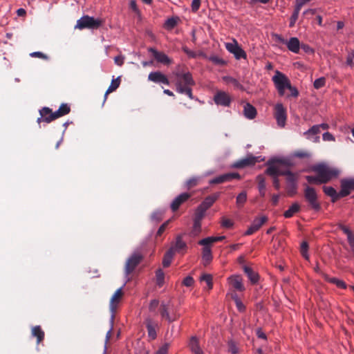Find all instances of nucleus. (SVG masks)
<instances>
[{"mask_svg":"<svg viewBox=\"0 0 354 354\" xmlns=\"http://www.w3.org/2000/svg\"><path fill=\"white\" fill-rule=\"evenodd\" d=\"M243 271L246 274L249 280L252 284H255L259 281V276L258 273L254 272L252 268L247 266H243Z\"/></svg>","mask_w":354,"mask_h":354,"instance_id":"nucleus-29","label":"nucleus"},{"mask_svg":"<svg viewBox=\"0 0 354 354\" xmlns=\"http://www.w3.org/2000/svg\"><path fill=\"white\" fill-rule=\"evenodd\" d=\"M194 280L192 277L187 276L183 281V285L186 287H190L194 284Z\"/></svg>","mask_w":354,"mask_h":354,"instance_id":"nucleus-57","label":"nucleus"},{"mask_svg":"<svg viewBox=\"0 0 354 354\" xmlns=\"http://www.w3.org/2000/svg\"><path fill=\"white\" fill-rule=\"evenodd\" d=\"M311 170L319 174L322 182L326 184L339 175V170L325 163H319L311 167Z\"/></svg>","mask_w":354,"mask_h":354,"instance_id":"nucleus-3","label":"nucleus"},{"mask_svg":"<svg viewBox=\"0 0 354 354\" xmlns=\"http://www.w3.org/2000/svg\"><path fill=\"white\" fill-rule=\"evenodd\" d=\"M201 231V222L194 220L192 234L194 236L198 235Z\"/></svg>","mask_w":354,"mask_h":354,"instance_id":"nucleus-54","label":"nucleus"},{"mask_svg":"<svg viewBox=\"0 0 354 354\" xmlns=\"http://www.w3.org/2000/svg\"><path fill=\"white\" fill-rule=\"evenodd\" d=\"M243 113L246 118L252 120L257 115V110L254 106L250 103H246L243 107Z\"/></svg>","mask_w":354,"mask_h":354,"instance_id":"nucleus-31","label":"nucleus"},{"mask_svg":"<svg viewBox=\"0 0 354 354\" xmlns=\"http://www.w3.org/2000/svg\"><path fill=\"white\" fill-rule=\"evenodd\" d=\"M192 194L187 192L181 193L178 196L174 198L170 205V207L173 212H176L180 206L186 202L190 197Z\"/></svg>","mask_w":354,"mask_h":354,"instance_id":"nucleus-18","label":"nucleus"},{"mask_svg":"<svg viewBox=\"0 0 354 354\" xmlns=\"http://www.w3.org/2000/svg\"><path fill=\"white\" fill-rule=\"evenodd\" d=\"M268 218L266 216H261V217L255 218L252 222L250 226L245 232L244 235L249 236L254 234L258 231L261 227L268 221Z\"/></svg>","mask_w":354,"mask_h":354,"instance_id":"nucleus-12","label":"nucleus"},{"mask_svg":"<svg viewBox=\"0 0 354 354\" xmlns=\"http://www.w3.org/2000/svg\"><path fill=\"white\" fill-rule=\"evenodd\" d=\"M148 51L151 53L155 59L160 64L169 65L172 63V60L163 52L158 51L154 48H149Z\"/></svg>","mask_w":354,"mask_h":354,"instance_id":"nucleus-17","label":"nucleus"},{"mask_svg":"<svg viewBox=\"0 0 354 354\" xmlns=\"http://www.w3.org/2000/svg\"><path fill=\"white\" fill-rule=\"evenodd\" d=\"M188 346L194 354H204L200 346L198 339L195 336L190 338Z\"/></svg>","mask_w":354,"mask_h":354,"instance_id":"nucleus-26","label":"nucleus"},{"mask_svg":"<svg viewBox=\"0 0 354 354\" xmlns=\"http://www.w3.org/2000/svg\"><path fill=\"white\" fill-rule=\"evenodd\" d=\"M322 139L324 141H335V138L333 134L329 132H325L322 135Z\"/></svg>","mask_w":354,"mask_h":354,"instance_id":"nucleus-59","label":"nucleus"},{"mask_svg":"<svg viewBox=\"0 0 354 354\" xmlns=\"http://www.w3.org/2000/svg\"><path fill=\"white\" fill-rule=\"evenodd\" d=\"M323 191L326 195L331 198L333 203L335 202L338 198H341L339 192H337L336 189L331 186H324Z\"/></svg>","mask_w":354,"mask_h":354,"instance_id":"nucleus-30","label":"nucleus"},{"mask_svg":"<svg viewBox=\"0 0 354 354\" xmlns=\"http://www.w3.org/2000/svg\"><path fill=\"white\" fill-rule=\"evenodd\" d=\"M300 210V205L297 203H294L292 205L283 213L285 218H289L294 216L295 214L299 212Z\"/></svg>","mask_w":354,"mask_h":354,"instance_id":"nucleus-35","label":"nucleus"},{"mask_svg":"<svg viewBox=\"0 0 354 354\" xmlns=\"http://www.w3.org/2000/svg\"><path fill=\"white\" fill-rule=\"evenodd\" d=\"M113 319H114V315H111V327H110L109 330L107 331V333L106 334L105 345H104V349L103 354L106 353V344H107V343H108V342L110 339L111 336V333H112L113 326Z\"/></svg>","mask_w":354,"mask_h":354,"instance_id":"nucleus-50","label":"nucleus"},{"mask_svg":"<svg viewBox=\"0 0 354 354\" xmlns=\"http://www.w3.org/2000/svg\"><path fill=\"white\" fill-rule=\"evenodd\" d=\"M214 102L217 106L223 107H229L231 105L232 98L227 92L223 91H218L214 95Z\"/></svg>","mask_w":354,"mask_h":354,"instance_id":"nucleus-10","label":"nucleus"},{"mask_svg":"<svg viewBox=\"0 0 354 354\" xmlns=\"http://www.w3.org/2000/svg\"><path fill=\"white\" fill-rule=\"evenodd\" d=\"M103 24L100 19H95L93 17L84 15L77 20L75 26V28L82 30L84 28L96 29Z\"/></svg>","mask_w":354,"mask_h":354,"instance_id":"nucleus-5","label":"nucleus"},{"mask_svg":"<svg viewBox=\"0 0 354 354\" xmlns=\"http://www.w3.org/2000/svg\"><path fill=\"white\" fill-rule=\"evenodd\" d=\"M160 313L161 317L167 320L169 323L175 322L180 317L177 308L169 302L167 304L165 302L161 303Z\"/></svg>","mask_w":354,"mask_h":354,"instance_id":"nucleus-4","label":"nucleus"},{"mask_svg":"<svg viewBox=\"0 0 354 354\" xmlns=\"http://www.w3.org/2000/svg\"><path fill=\"white\" fill-rule=\"evenodd\" d=\"M156 283L159 287L163 286L165 282V273L162 269H158L156 272Z\"/></svg>","mask_w":354,"mask_h":354,"instance_id":"nucleus-44","label":"nucleus"},{"mask_svg":"<svg viewBox=\"0 0 354 354\" xmlns=\"http://www.w3.org/2000/svg\"><path fill=\"white\" fill-rule=\"evenodd\" d=\"M120 84V77H117L115 80H112L111 85L109 86V87L108 88L107 91L105 93L104 100H106L108 93L115 91L119 87Z\"/></svg>","mask_w":354,"mask_h":354,"instance_id":"nucleus-40","label":"nucleus"},{"mask_svg":"<svg viewBox=\"0 0 354 354\" xmlns=\"http://www.w3.org/2000/svg\"><path fill=\"white\" fill-rule=\"evenodd\" d=\"M174 253L169 249L166 252L162 259V266L165 268H167L170 266L173 259Z\"/></svg>","mask_w":354,"mask_h":354,"instance_id":"nucleus-39","label":"nucleus"},{"mask_svg":"<svg viewBox=\"0 0 354 354\" xmlns=\"http://www.w3.org/2000/svg\"><path fill=\"white\" fill-rule=\"evenodd\" d=\"M306 179L308 181V183L310 184H316V185H321L324 184L322 182V180L320 178V176L319 174L317 176H306Z\"/></svg>","mask_w":354,"mask_h":354,"instance_id":"nucleus-49","label":"nucleus"},{"mask_svg":"<svg viewBox=\"0 0 354 354\" xmlns=\"http://www.w3.org/2000/svg\"><path fill=\"white\" fill-rule=\"evenodd\" d=\"M272 81L279 96H284L286 89L289 90L290 92V94L288 97H297L299 96L297 88L292 86L289 78L279 71H275L274 75L272 77Z\"/></svg>","mask_w":354,"mask_h":354,"instance_id":"nucleus-1","label":"nucleus"},{"mask_svg":"<svg viewBox=\"0 0 354 354\" xmlns=\"http://www.w3.org/2000/svg\"><path fill=\"white\" fill-rule=\"evenodd\" d=\"M145 325L147 330V336L149 340H154L157 337V331L159 330V323L157 319L151 315L145 317Z\"/></svg>","mask_w":354,"mask_h":354,"instance_id":"nucleus-8","label":"nucleus"},{"mask_svg":"<svg viewBox=\"0 0 354 354\" xmlns=\"http://www.w3.org/2000/svg\"><path fill=\"white\" fill-rule=\"evenodd\" d=\"M203 246L202 250V259L203 261V264L207 266L209 264L212 259V254L211 247L209 245H202Z\"/></svg>","mask_w":354,"mask_h":354,"instance_id":"nucleus-28","label":"nucleus"},{"mask_svg":"<svg viewBox=\"0 0 354 354\" xmlns=\"http://www.w3.org/2000/svg\"><path fill=\"white\" fill-rule=\"evenodd\" d=\"M239 46V44L235 39H233L232 42H227L225 44V48L232 54Z\"/></svg>","mask_w":354,"mask_h":354,"instance_id":"nucleus-51","label":"nucleus"},{"mask_svg":"<svg viewBox=\"0 0 354 354\" xmlns=\"http://www.w3.org/2000/svg\"><path fill=\"white\" fill-rule=\"evenodd\" d=\"M317 125H313L311 128L304 133L306 139L312 140L313 142H318L319 141L320 130L318 129Z\"/></svg>","mask_w":354,"mask_h":354,"instance_id":"nucleus-23","label":"nucleus"},{"mask_svg":"<svg viewBox=\"0 0 354 354\" xmlns=\"http://www.w3.org/2000/svg\"><path fill=\"white\" fill-rule=\"evenodd\" d=\"M232 179H241L240 174L236 172L224 174L211 179L209 184H220L230 181Z\"/></svg>","mask_w":354,"mask_h":354,"instance_id":"nucleus-15","label":"nucleus"},{"mask_svg":"<svg viewBox=\"0 0 354 354\" xmlns=\"http://www.w3.org/2000/svg\"><path fill=\"white\" fill-rule=\"evenodd\" d=\"M176 77L175 86L177 93L185 94L191 100L194 99L192 95V86L195 84V82L189 72L173 73Z\"/></svg>","mask_w":354,"mask_h":354,"instance_id":"nucleus-2","label":"nucleus"},{"mask_svg":"<svg viewBox=\"0 0 354 354\" xmlns=\"http://www.w3.org/2000/svg\"><path fill=\"white\" fill-rule=\"evenodd\" d=\"M143 259V254L140 250H136L127 259L125 264L124 271L127 276L129 275L140 264Z\"/></svg>","mask_w":354,"mask_h":354,"instance_id":"nucleus-6","label":"nucleus"},{"mask_svg":"<svg viewBox=\"0 0 354 354\" xmlns=\"http://www.w3.org/2000/svg\"><path fill=\"white\" fill-rule=\"evenodd\" d=\"M201 0H192L191 7H192V10L193 12H195L198 10L200 6H201Z\"/></svg>","mask_w":354,"mask_h":354,"instance_id":"nucleus-60","label":"nucleus"},{"mask_svg":"<svg viewBox=\"0 0 354 354\" xmlns=\"http://www.w3.org/2000/svg\"><path fill=\"white\" fill-rule=\"evenodd\" d=\"M179 18L178 17L167 19L165 23V28L167 30H172L178 24Z\"/></svg>","mask_w":354,"mask_h":354,"instance_id":"nucleus-41","label":"nucleus"},{"mask_svg":"<svg viewBox=\"0 0 354 354\" xmlns=\"http://www.w3.org/2000/svg\"><path fill=\"white\" fill-rule=\"evenodd\" d=\"M30 55L32 57H38V58H41L44 59H48V57L45 54H44L43 53L39 52V51L33 52V53H30Z\"/></svg>","mask_w":354,"mask_h":354,"instance_id":"nucleus-63","label":"nucleus"},{"mask_svg":"<svg viewBox=\"0 0 354 354\" xmlns=\"http://www.w3.org/2000/svg\"><path fill=\"white\" fill-rule=\"evenodd\" d=\"M221 225L224 228L230 229L233 227L234 222L231 219L223 217L221 219Z\"/></svg>","mask_w":354,"mask_h":354,"instance_id":"nucleus-56","label":"nucleus"},{"mask_svg":"<svg viewBox=\"0 0 354 354\" xmlns=\"http://www.w3.org/2000/svg\"><path fill=\"white\" fill-rule=\"evenodd\" d=\"M232 54L234 55V57L236 59H240L241 58H243V59L247 58L246 53L243 50V48L240 46H239L236 48V50H234Z\"/></svg>","mask_w":354,"mask_h":354,"instance_id":"nucleus-48","label":"nucleus"},{"mask_svg":"<svg viewBox=\"0 0 354 354\" xmlns=\"http://www.w3.org/2000/svg\"><path fill=\"white\" fill-rule=\"evenodd\" d=\"M122 288H123V286L118 288L115 292V293L113 294V295L112 296V297L111 299L109 308H110L111 311L112 312V315H114L115 311L118 307V305L122 297V295H123Z\"/></svg>","mask_w":354,"mask_h":354,"instance_id":"nucleus-21","label":"nucleus"},{"mask_svg":"<svg viewBox=\"0 0 354 354\" xmlns=\"http://www.w3.org/2000/svg\"><path fill=\"white\" fill-rule=\"evenodd\" d=\"M300 48L306 53L312 54L314 53V50L308 44H300Z\"/></svg>","mask_w":354,"mask_h":354,"instance_id":"nucleus-62","label":"nucleus"},{"mask_svg":"<svg viewBox=\"0 0 354 354\" xmlns=\"http://www.w3.org/2000/svg\"><path fill=\"white\" fill-rule=\"evenodd\" d=\"M279 162V160H271L268 162V168L266 171V173L268 175L271 176L272 177H277L278 176L284 175V171H281L279 168V166L276 164V162Z\"/></svg>","mask_w":354,"mask_h":354,"instance_id":"nucleus-19","label":"nucleus"},{"mask_svg":"<svg viewBox=\"0 0 354 354\" xmlns=\"http://www.w3.org/2000/svg\"><path fill=\"white\" fill-rule=\"evenodd\" d=\"M326 84V79L324 77L316 79L313 83L314 88L319 89L324 86Z\"/></svg>","mask_w":354,"mask_h":354,"instance_id":"nucleus-55","label":"nucleus"},{"mask_svg":"<svg viewBox=\"0 0 354 354\" xmlns=\"http://www.w3.org/2000/svg\"><path fill=\"white\" fill-rule=\"evenodd\" d=\"M71 111L70 106L66 103H63L60 105L59 109L54 111V116L56 117V119L63 117L67 114H68Z\"/></svg>","mask_w":354,"mask_h":354,"instance_id":"nucleus-32","label":"nucleus"},{"mask_svg":"<svg viewBox=\"0 0 354 354\" xmlns=\"http://www.w3.org/2000/svg\"><path fill=\"white\" fill-rule=\"evenodd\" d=\"M187 244L183 240L181 235H178L176 238V241L173 245L171 246L169 248L170 250H171L174 253L178 252L180 253L186 251L187 250Z\"/></svg>","mask_w":354,"mask_h":354,"instance_id":"nucleus-20","label":"nucleus"},{"mask_svg":"<svg viewBox=\"0 0 354 354\" xmlns=\"http://www.w3.org/2000/svg\"><path fill=\"white\" fill-rule=\"evenodd\" d=\"M223 80L226 84H232L235 88L243 90V85H241L236 79L231 76H224L223 77Z\"/></svg>","mask_w":354,"mask_h":354,"instance_id":"nucleus-38","label":"nucleus"},{"mask_svg":"<svg viewBox=\"0 0 354 354\" xmlns=\"http://www.w3.org/2000/svg\"><path fill=\"white\" fill-rule=\"evenodd\" d=\"M225 239V236H208L207 238L203 239L198 241L199 245H210L213 243L217 241H221Z\"/></svg>","mask_w":354,"mask_h":354,"instance_id":"nucleus-34","label":"nucleus"},{"mask_svg":"<svg viewBox=\"0 0 354 354\" xmlns=\"http://www.w3.org/2000/svg\"><path fill=\"white\" fill-rule=\"evenodd\" d=\"M341 189L339 191L340 197L343 198L349 195L354 191V178H342L340 180Z\"/></svg>","mask_w":354,"mask_h":354,"instance_id":"nucleus-11","label":"nucleus"},{"mask_svg":"<svg viewBox=\"0 0 354 354\" xmlns=\"http://www.w3.org/2000/svg\"><path fill=\"white\" fill-rule=\"evenodd\" d=\"M148 80L156 84L169 85L170 82L167 77L160 71L151 72L148 75Z\"/></svg>","mask_w":354,"mask_h":354,"instance_id":"nucleus-16","label":"nucleus"},{"mask_svg":"<svg viewBox=\"0 0 354 354\" xmlns=\"http://www.w3.org/2000/svg\"><path fill=\"white\" fill-rule=\"evenodd\" d=\"M324 278H325L326 281H327L328 282H329L330 283L336 285V286L339 288H342V289L346 288V283L341 279H339L336 277H330L329 276H328L326 274L324 275Z\"/></svg>","mask_w":354,"mask_h":354,"instance_id":"nucleus-36","label":"nucleus"},{"mask_svg":"<svg viewBox=\"0 0 354 354\" xmlns=\"http://www.w3.org/2000/svg\"><path fill=\"white\" fill-rule=\"evenodd\" d=\"M169 350V345L167 344L162 346L156 353V354H167Z\"/></svg>","mask_w":354,"mask_h":354,"instance_id":"nucleus-64","label":"nucleus"},{"mask_svg":"<svg viewBox=\"0 0 354 354\" xmlns=\"http://www.w3.org/2000/svg\"><path fill=\"white\" fill-rule=\"evenodd\" d=\"M257 162H258V158L249 154L246 158L234 162L232 167L236 169H243L248 166L254 165Z\"/></svg>","mask_w":354,"mask_h":354,"instance_id":"nucleus-13","label":"nucleus"},{"mask_svg":"<svg viewBox=\"0 0 354 354\" xmlns=\"http://www.w3.org/2000/svg\"><path fill=\"white\" fill-rule=\"evenodd\" d=\"M39 115L42 116L44 119V122L50 123L55 120H56V117L54 116V112L49 107H43L39 110Z\"/></svg>","mask_w":354,"mask_h":354,"instance_id":"nucleus-25","label":"nucleus"},{"mask_svg":"<svg viewBox=\"0 0 354 354\" xmlns=\"http://www.w3.org/2000/svg\"><path fill=\"white\" fill-rule=\"evenodd\" d=\"M159 306V301L158 299H152L150 301L149 304V311L150 313L149 315H156L157 314V309Z\"/></svg>","mask_w":354,"mask_h":354,"instance_id":"nucleus-43","label":"nucleus"},{"mask_svg":"<svg viewBox=\"0 0 354 354\" xmlns=\"http://www.w3.org/2000/svg\"><path fill=\"white\" fill-rule=\"evenodd\" d=\"M283 176H286L288 192L290 194H295L296 193L297 188V176L294 173L289 170L284 171Z\"/></svg>","mask_w":354,"mask_h":354,"instance_id":"nucleus-14","label":"nucleus"},{"mask_svg":"<svg viewBox=\"0 0 354 354\" xmlns=\"http://www.w3.org/2000/svg\"><path fill=\"white\" fill-rule=\"evenodd\" d=\"M337 227L341 230L347 236V241L350 245L352 253L354 255V234L350 228L343 224L339 223Z\"/></svg>","mask_w":354,"mask_h":354,"instance_id":"nucleus-22","label":"nucleus"},{"mask_svg":"<svg viewBox=\"0 0 354 354\" xmlns=\"http://www.w3.org/2000/svg\"><path fill=\"white\" fill-rule=\"evenodd\" d=\"M304 197L310 207L316 212L321 209V205L318 201L317 194L314 187L306 185L304 189Z\"/></svg>","mask_w":354,"mask_h":354,"instance_id":"nucleus-7","label":"nucleus"},{"mask_svg":"<svg viewBox=\"0 0 354 354\" xmlns=\"http://www.w3.org/2000/svg\"><path fill=\"white\" fill-rule=\"evenodd\" d=\"M286 46L288 49L294 53H299L300 50V41L297 37H290L287 40Z\"/></svg>","mask_w":354,"mask_h":354,"instance_id":"nucleus-27","label":"nucleus"},{"mask_svg":"<svg viewBox=\"0 0 354 354\" xmlns=\"http://www.w3.org/2000/svg\"><path fill=\"white\" fill-rule=\"evenodd\" d=\"M247 201V193L243 191L241 192L236 198V204L238 207H242Z\"/></svg>","mask_w":354,"mask_h":354,"instance_id":"nucleus-42","label":"nucleus"},{"mask_svg":"<svg viewBox=\"0 0 354 354\" xmlns=\"http://www.w3.org/2000/svg\"><path fill=\"white\" fill-rule=\"evenodd\" d=\"M299 12H300V10L299 9L295 8L293 13L291 15L290 19L289 26L290 28H292L295 26V23H296L297 20L298 19Z\"/></svg>","mask_w":354,"mask_h":354,"instance_id":"nucleus-52","label":"nucleus"},{"mask_svg":"<svg viewBox=\"0 0 354 354\" xmlns=\"http://www.w3.org/2000/svg\"><path fill=\"white\" fill-rule=\"evenodd\" d=\"M310 156V153L305 150H297L292 153V158H308Z\"/></svg>","mask_w":354,"mask_h":354,"instance_id":"nucleus-47","label":"nucleus"},{"mask_svg":"<svg viewBox=\"0 0 354 354\" xmlns=\"http://www.w3.org/2000/svg\"><path fill=\"white\" fill-rule=\"evenodd\" d=\"M228 282L235 290L238 291H243L245 287L243 284L242 277L240 275H232L228 277Z\"/></svg>","mask_w":354,"mask_h":354,"instance_id":"nucleus-24","label":"nucleus"},{"mask_svg":"<svg viewBox=\"0 0 354 354\" xmlns=\"http://www.w3.org/2000/svg\"><path fill=\"white\" fill-rule=\"evenodd\" d=\"M228 345V351L231 354H237L239 351V348L237 346L236 342L233 340H230L227 342Z\"/></svg>","mask_w":354,"mask_h":354,"instance_id":"nucleus-53","label":"nucleus"},{"mask_svg":"<svg viewBox=\"0 0 354 354\" xmlns=\"http://www.w3.org/2000/svg\"><path fill=\"white\" fill-rule=\"evenodd\" d=\"M274 118L277 125L283 128L286 124L287 110L281 103H277L274 107Z\"/></svg>","mask_w":354,"mask_h":354,"instance_id":"nucleus-9","label":"nucleus"},{"mask_svg":"<svg viewBox=\"0 0 354 354\" xmlns=\"http://www.w3.org/2000/svg\"><path fill=\"white\" fill-rule=\"evenodd\" d=\"M219 192L214 193L212 195L207 196L202 203H204L208 208H209L214 203V202L219 198Z\"/></svg>","mask_w":354,"mask_h":354,"instance_id":"nucleus-37","label":"nucleus"},{"mask_svg":"<svg viewBox=\"0 0 354 354\" xmlns=\"http://www.w3.org/2000/svg\"><path fill=\"white\" fill-rule=\"evenodd\" d=\"M354 50L349 53L346 57V64L349 66H353Z\"/></svg>","mask_w":354,"mask_h":354,"instance_id":"nucleus-58","label":"nucleus"},{"mask_svg":"<svg viewBox=\"0 0 354 354\" xmlns=\"http://www.w3.org/2000/svg\"><path fill=\"white\" fill-rule=\"evenodd\" d=\"M201 281H203L206 283L209 290L213 288V277L210 274H203L200 278Z\"/></svg>","mask_w":354,"mask_h":354,"instance_id":"nucleus-45","label":"nucleus"},{"mask_svg":"<svg viewBox=\"0 0 354 354\" xmlns=\"http://www.w3.org/2000/svg\"><path fill=\"white\" fill-rule=\"evenodd\" d=\"M257 179L259 180L258 182V188H259V194L261 196H264L265 194H266V192H265V189H266V182H265V180L263 178V177H262L261 176H257Z\"/></svg>","mask_w":354,"mask_h":354,"instance_id":"nucleus-46","label":"nucleus"},{"mask_svg":"<svg viewBox=\"0 0 354 354\" xmlns=\"http://www.w3.org/2000/svg\"><path fill=\"white\" fill-rule=\"evenodd\" d=\"M32 335L37 338V343L39 344L44 339V332L40 326H35L32 328Z\"/></svg>","mask_w":354,"mask_h":354,"instance_id":"nucleus-33","label":"nucleus"},{"mask_svg":"<svg viewBox=\"0 0 354 354\" xmlns=\"http://www.w3.org/2000/svg\"><path fill=\"white\" fill-rule=\"evenodd\" d=\"M169 221H165V223H163L160 226V227L158 228V231H157V233H156V236H160L165 230L166 227H167V225L169 223Z\"/></svg>","mask_w":354,"mask_h":354,"instance_id":"nucleus-61","label":"nucleus"}]
</instances>
